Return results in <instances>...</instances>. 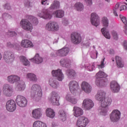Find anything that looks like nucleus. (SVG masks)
<instances>
[{
    "label": "nucleus",
    "instance_id": "1",
    "mask_svg": "<svg viewBox=\"0 0 127 127\" xmlns=\"http://www.w3.org/2000/svg\"><path fill=\"white\" fill-rule=\"evenodd\" d=\"M95 99L100 102L99 112L102 116H106L108 113V106L112 104V99L111 98H106V92L103 90H98L95 95Z\"/></svg>",
    "mask_w": 127,
    "mask_h": 127
},
{
    "label": "nucleus",
    "instance_id": "2",
    "mask_svg": "<svg viewBox=\"0 0 127 127\" xmlns=\"http://www.w3.org/2000/svg\"><path fill=\"white\" fill-rule=\"evenodd\" d=\"M42 97V89L38 84H34L31 87V98L33 100L37 101Z\"/></svg>",
    "mask_w": 127,
    "mask_h": 127
},
{
    "label": "nucleus",
    "instance_id": "3",
    "mask_svg": "<svg viewBox=\"0 0 127 127\" xmlns=\"http://www.w3.org/2000/svg\"><path fill=\"white\" fill-rule=\"evenodd\" d=\"M45 28L48 31H57L59 29V25L54 21H51L46 24Z\"/></svg>",
    "mask_w": 127,
    "mask_h": 127
},
{
    "label": "nucleus",
    "instance_id": "4",
    "mask_svg": "<svg viewBox=\"0 0 127 127\" xmlns=\"http://www.w3.org/2000/svg\"><path fill=\"white\" fill-rule=\"evenodd\" d=\"M90 123V120L85 116H81L78 118L76 122L77 127H86Z\"/></svg>",
    "mask_w": 127,
    "mask_h": 127
},
{
    "label": "nucleus",
    "instance_id": "5",
    "mask_svg": "<svg viewBox=\"0 0 127 127\" xmlns=\"http://www.w3.org/2000/svg\"><path fill=\"white\" fill-rule=\"evenodd\" d=\"M59 99H60L59 95L55 91L52 92L51 97L49 98V101L54 106H59L60 105Z\"/></svg>",
    "mask_w": 127,
    "mask_h": 127
},
{
    "label": "nucleus",
    "instance_id": "6",
    "mask_svg": "<svg viewBox=\"0 0 127 127\" xmlns=\"http://www.w3.org/2000/svg\"><path fill=\"white\" fill-rule=\"evenodd\" d=\"M20 26H21L23 29L27 30V31H31L32 29H33L32 24L30 23L29 21L25 19H23L20 22Z\"/></svg>",
    "mask_w": 127,
    "mask_h": 127
},
{
    "label": "nucleus",
    "instance_id": "7",
    "mask_svg": "<svg viewBox=\"0 0 127 127\" xmlns=\"http://www.w3.org/2000/svg\"><path fill=\"white\" fill-rule=\"evenodd\" d=\"M121 111L119 110L115 109L113 110L110 114V116L111 122L116 123V122L120 121V119H121Z\"/></svg>",
    "mask_w": 127,
    "mask_h": 127
},
{
    "label": "nucleus",
    "instance_id": "8",
    "mask_svg": "<svg viewBox=\"0 0 127 127\" xmlns=\"http://www.w3.org/2000/svg\"><path fill=\"white\" fill-rule=\"evenodd\" d=\"M68 87L72 94H76L79 89V83L75 80H71L68 83Z\"/></svg>",
    "mask_w": 127,
    "mask_h": 127
},
{
    "label": "nucleus",
    "instance_id": "9",
    "mask_svg": "<svg viewBox=\"0 0 127 127\" xmlns=\"http://www.w3.org/2000/svg\"><path fill=\"white\" fill-rule=\"evenodd\" d=\"M38 16L44 19H51L52 18V13L48 9H44L43 12L38 13Z\"/></svg>",
    "mask_w": 127,
    "mask_h": 127
},
{
    "label": "nucleus",
    "instance_id": "10",
    "mask_svg": "<svg viewBox=\"0 0 127 127\" xmlns=\"http://www.w3.org/2000/svg\"><path fill=\"white\" fill-rule=\"evenodd\" d=\"M94 107V102L92 100L89 99H85L82 102V108L86 110V111H89L91 110L92 108Z\"/></svg>",
    "mask_w": 127,
    "mask_h": 127
},
{
    "label": "nucleus",
    "instance_id": "11",
    "mask_svg": "<svg viewBox=\"0 0 127 127\" xmlns=\"http://www.w3.org/2000/svg\"><path fill=\"white\" fill-rule=\"evenodd\" d=\"M52 74L54 77H56L58 81H63L64 78V74L62 72V70L58 69L54 70L52 71Z\"/></svg>",
    "mask_w": 127,
    "mask_h": 127
},
{
    "label": "nucleus",
    "instance_id": "12",
    "mask_svg": "<svg viewBox=\"0 0 127 127\" xmlns=\"http://www.w3.org/2000/svg\"><path fill=\"white\" fill-rule=\"evenodd\" d=\"M12 88L9 84H4L2 88V94L6 96V97H11L12 95Z\"/></svg>",
    "mask_w": 127,
    "mask_h": 127
},
{
    "label": "nucleus",
    "instance_id": "13",
    "mask_svg": "<svg viewBox=\"0 0 127 127\" xmlns=\"http://www.w3.org/2000/svg\"><path fill=\"white\" fill-rule=\"evenodd\" d=\"M16 102L19 107H26L27 105V100L25 97L21 95H18L16 99Z\"/></svg>",
    "mask_w": 127,
    "mask_h": 127
},
{
    "label": "nucleus",
    "instance_id": "14",
    "mask_svg": "<svg viewBox=\"0 0 127 127\" xmlns=\"http://www.w3.org/2000/svg\"><path fill=\"white\" fill-rule=\"evenodd\" d=\"M6 109L8 112H14L16 109V104L12 100L8 101L6 103Z\"/></svg>",
    "mask_w": 127,
    "mask_h": 127
},
{
    "label": "nucleus",
    "instance_id": "15",
    "mask_svg": "<svg viewBox=\"0 0 127 127\" xmlns=\"http://www.w3.org/2000/svg\"><path fill=\"white\" fill-rule=\"evenodd\" d=\"M55 53L56 55H53V53L51 54L53 57H56V56H66L69 53V48L67 47L64 48L60 50L57 51Z\"/></svg>",
    "mask_w": 127,
    "mask_h": 127
},
{
    "label": "nucleus",
    "instance_id": "16",
    "mask_svg": "<svg viewBox=\"0 0 127 127\" xmlns=\"http://www.w3.org/2000/svg\"><path fill=\"white\" fill-rule=\"evenodd\" d=\"M91 23L92 25L97 27L100 25V18L96 13L91 14Z\"/></svg>",
    "mask_w": 127,
    "mask_h": 127
},
{
    "label": "nucleus",
    "instance_id": "17",
    "mask_svg": "<svg viewBox=\"0 0 127 127\" xmlns=\"http://www.w3.org/2000/svg\"><path fill=\"white\" fill-rule=\"evenodd\" d=\"M71 40L74 44H79L82 41V38L78 33H73L71 35Z\"/></svg>",
    "mask_w": 127,
    "mask_h": 127
},
{
    "label": "nucleus",
    "instance_id": "18",
    "mask_svg": "<svg viewBox=\"0 0 127 127\" xmlns=\"http://www.w3.org/2000/svg\"><path fill=\"white\" fill-rule=\"evenodd\" d=\"M65 100L71 104V105H76L78 103V98L70 94L65 95Z\"/></svg>",
    "mask_w": 127,
    "mask_h": 127
},
{
    "label": "nucleus",
    "instance_id": "19",
    "mask_svg": "<svg viewBox=\"0 0 127 127\" xmlns=\"http://www.w3.org/2000/svg\"><path fill=\"white\" fill-rule=\"evenodd\" d=\"M73 112V115L75 118H79V117H81V116H83L84 114V111L82 108L77 107V106H74L72 110Z\"/></svg>",
    "mask_w": 127,
    "mask_h": 127
},
{
    "label": "nucleus",
    "instance_id": "20",
    "mask_svg": "<svg viewBox=\"0 0 127 127\" xmlns=\"http://www.w3.org/2000/svg\"><path fill=\"white\" fill-rule=\"evenodd\" d=\"M81 89L82 91H84L86 94H90L92 92V86L89 84V83L83 81L81 84Z\"/></svg>",
    "mask_w": 127,
    "mask_h": 127
},
{
    "label": "nucleus",
    "instance_id": "21",
    "mask_svg": "<svg viewBox=\"0 0 127 127\" xmlns=\"http://www.w3.org/2000/svg\"><path fill=\"white\" fill-rule=\"evenodd\" d=\"M20 46L23 48H31L34 46L32 42L28 39H23L21 42Z\"/></svg>",
    "mask_w": 127,
    "mask_h": 127
},
{
    "label": "nucleus",
    "instance_id": "22",
    "mask_svg": "<svg viewBox=\"0 0 127 127\" xmlns=\"http://www.w3.org/2000/svg\"><path fill=\"white\" fill-rule=\"evenodd\" d=\"M20 80V77L15 75H11L7 77V81L10 84H14V83H18Z\"/></svg>",
    "mask_w": 127,
    "mask_h": 127
},
{
    "label": "nucleus",
    "instance_id": "23",
    "mask_svg": "<svg viewBox=\"0 0 127 127\" xmlns=\"http://www.w3.org/2000/svg\"><path fill=\"white\" fill-rule=\"evenodd\" d=\"M33 118L36 120H39L42 117V110L40 108L34 109L32 112Z\"/></svg>",
    "mask_w": 127,
    "mask_h": 127
},
{
    "label": "nucleus",
    "instance_id": "24",
    "mask_svg": "<svg viewBox=\"0 0 127 127\" xmlns=\"http://www.w3.org/2000/svg\"><path fill=\"white\" fill-rule=\"evenodd\" d=\"M25 82L23 80H20V81L16 83L15 89L16 91L22 92L24 90H25Z\"/></svg>",
    "mask_w": 127,
    "mask_h": 127
},
{
    "label": "nucleus",
    "instance_id": "25",
    "mask_svg": "<svg viewBox=\"0 0 127 127\" xmlns=\"http://www.w3.org/2000/svg\"><path fill=\"white\" fill-rule=\"evenodd\" d=\"M110 89L114 93H118L121 89V86L117 81H112L110 84Z\"/></svg>",
    "mask_w": 127,
    "mask_h": 127
},
{
    "label": "nucleus",
    "instance_id": "26",
    "mask_svg": "<svg viewBox=\"0 0 127 127\" xmlns=\"http://www.w3.org/2000/svg\"><path fill=\"white\" fill-rule=\"evenodd\" d=\"M3 58L5 60H7L8 62H12L14 60V55L6 52L4 53Z\"/></svg>",
    "mask_w": 127,
    "mask_h": 127
},
{
    "label": "nucleus",
    "instance_id": "27",
    "mask_svg": "<svg viewBox=\"0 0 127 127\" xmlns=\"http://www.w3.org/2000/svg\"><path fill=\"white\" fill-rule=\"evenodd\" d=\"M49 84L50 86L54 89L59 88V82H58L57 80L55 78H50L49 81Z\"/></svg>",
    "mask_w": 127,
    "mask_h": 127
},
{
    "label": "nucleus",
    "instance_id": "28",
    "mask_svg": "<svg viewBox=\"0 0 127 127\" xmlns=\"http://www.w3.org/2000/svg\"><path fill=\"white\" fill-rule=\"evenodd\" d=\"M46 116L50 119H54L55 117V112L51 108H47L46 110Z\"/></svg>",
    "mask_w": 127,
    "mask_h": 127
},
{
    "label": "nucleus",
    "instance_id": "29",
    "mask_svg": "<svg viewBox=\"0 0 127 127\" xmlns=\"http://www.w3.org/2000/svg\"><path fill=\"white\" fill-rule=\"evenodd\" d=\"M95 84L98 87H104L108 84V80L107 79L101 80L97 79L95 80Z\"/></svg>",
    "mask_w": 127,
    "mask_h": 127
},
{
    "label": "nucleus",
    "instance_id": "30",
    "mask_svg": "<svg viewBox=\"0 0 127 127\" xmlns=\"http://www.w3.org/2000/svg\"><path fill=\"white\" fill-rule=\"evenodd\" d=\"M98 51L96 50V47L93 46L90 49V57L92 59H97L98 58Z\"/></svg>",
    "mask_w": 127,
    "mask_h": 127
},
{
    "label": "nucleus",
    "instance_id": "31",
    "mask_svg": "<svg viewBox=\"0 0 127 127\" xmlns=\"http://www.w3.org/2000/svg\"><path fill=\"white\" fill-rule=\"evenodd\" d=\"M31 60L36 64H40V63L43 62V58H42V57H41L38 54H37Z\"/></svg>",
    "mask_w": 127,
    "mask_h": 127
},
{
    "label": "nucleus",
    "instance_id": "32",
    "mask_svg": "<svg viewBox=\"0 0 127 127\" xmlns=\"http://www.w3.org/2000/svg\"><path fill=\"white\" fill-rule=\"evenodd\" d=\"M53 14L55 17H57V18H62V17L64 16V11L61 9L57 10L54 11Z\"/></svg>",
    "mask_w": 127,
    "mask_h": 127
},
{
    "label": "nucleus",
    "instance_id": "33",
    "mask_svg": "<svg viewBox=\"0 0 127 127\" xmlns=\"http://www.w3.org/2000/svg\"><path fill=\"white\" fill-rule=\"evenodd\" d=\"M60 64L63 67H69L71 64V61L70 60L63 59L61 60Z\"/></svg>",
    "mask_w": 127,
    "mask_h": 127
},
{
    "label": "nucleus",
    "instance_id": "34",
    "mask_svg": "<svg viewBox=\"0 0 127 127\" xmlns=\"http://www.w3.org/2000/svg\"><path fill=\"white\" fill-rule=\"evenodd\" d=\"M116 64L117 65V66L119 68H123L124 67V62L122 60V58L119 57V56H116Z\"/></svg>",
    "mask_w": 127,
    "mask_h": 127
},
{
    "label": "nucleus",
    "instance_id": "35",
    "mask_svg": "<svg viewBox=\"0 0 127 127\" xmlns=\"http://www.w3.org/2000/svg\"><path fill=\"white\" fill-rule=\"evenodd\" d=\"M59 117L61 121L65 122L67 120V116H66V112L64 110H61L59 112Z\"/></svg>",
    "mask_w": 127,
    "mask_h": 127
},
{
    "label": "nucleus",
    "instance_id": "36",
    "mask_svg": "<svg viewBox=\"0 0 127 127\" xmlns=\"http://www.w3.org/2000/svg\"><path fill=\"white\" fill-rule=\"evenodd\" d=\"M33 127H47L46 124L41 121H37L33 123Z\"/></svg>",
    "mask_w": 127,
    "mask_h": 127
},
{
    "label": "nucleus",
    "instance_id": "37",
    "mask_svg": "<svg viewBox=\"0 0 127 127\" xmlns=\"http://www.w3.org/2000/svg\"><path fill=\"white\" fill-rule=\"evenodd\" d=\"M95 65L96 64L95 63H93V64L87 63L85 64V69H87V70H88V71H93L94 69H95L96 67L95 66Z\"/></svg>",
    "mask_w": 127,
    "mask_h": 127
},
{
    "label": "nucleus",
    "instance_id": "38",
    "mask_svg": "<svg viewBox=\"0 0 127 127\" xmlns=\"http://www.w3.org/2000/svg\"><path fill=\"white\" fill-rule=\"evenodd\" d=\"M95 77L97 79L101 78H106L108 77V74L105 73V72L99 71L96 73Z\"/></svg>",
    "mask_w": 127,
    "mask_h": 127
},
{
    "label": "nucleus",
    "instance_id": "39",
    "mask_svg": "<svg viewBox=\"0 0 127 127\" xmlns=\"http://www.w3.org/2000/svg\"><path fill=\"white\" fill-rule=\"evenodd\" d=\"M60 7V2L59 1L55 0L54 2L51 5L50 9H57Z\"/></svg>",
    "mask_w": 127,
    "mask_h": 127
},
{
    "label": "nucleus",
    "instance_id": "40",
    "mask_svg": "<svg viewBox=\"0 0 127 127\" xmlns=\"http://www.w3.org/2000/svg\"><path fill=\"white\" fill-rule=\"evenodd\" d=\"M26 77L27 79H29L30 81H33V82H36V81H37L36 75L33 73H28L26 75Z\"/></svg>",
    "mask_w": 127,
    "mask_h": 127
},
{
    "label": "nucleus",
    "instance_id": "41",
    "mask_svg": "<svg viewBox=\"0 0 127 127\" xmlns=\"http://www.w3.org/2000/svg\"><path fill=\"white\" fill-rule=\"evenodd\" d=\"M20 61L22 62V63L25 66H29V65H30V63L25 57H20Z\"/></svg>",
    "mask_w": 127,
    "mask_h": 127
},
{
    "label": "nucleus",
    "instance_id": "42",
    "mask_svg": "<svg viewBox=\"0 0 127 127\" xmlns=\"http://www.w3.org/2000/svg\"><path fill=\"white\" fill-rule=\"evenodd\" d=\"M114 14L115 16H118V12H120L121 11V7H120V3H117L115 7L113 9Z\"/></svg>",
    "mask_w": 127,
    "mask_h": 127
},
{
    "label": "nucleus",
    "instance_id": "43",
    "mask_svg": "<svg viewBox=\"0 0 127 127\" xmlns=\"http://www.w3.org/2000/svg\"><path fill=\"white\" fill-rule=\"evenodd\" d=\"M74 6L78 11H82L84 9V5L80 2L76 3Z\"/></svg>",
    "mask_w": 127,
    "mask_h": 127
},
{
    "label": "nucleus",
    "instance_id": "44",
    "mask_svg": "<svg viewBox=\"0 0 127 127\" xmlns=\"http://www.w3.org/2000/svg\"><path fill=\"white\" fill-rule=\"evenodd\" d=\"M66 75H67L68 77H74L75 75H76V73L73 69H67L66 71Z\"/></svg>",
    "mask_w": 127,
    "mask_h": 127
},
{
    "label": "nucleus",
    "instance_id": "45",
    "mask_svg": "<svg viewBox=\"0 0 127 127\" xmlns=\"http://www.w3.org/2000/svg\"><path fill=\"white\" fill-rule=\"evenodd\" d=\"M102 22L103 26L108 27L109 26V19L106 17H103L102 19Z\"/></svg>",
    "mask_w": 127,
    "mask_h": 127
},
{
    "label": "nucleus",
    "instance_id": "46",
    "mask_svg": "<svg viewBox=\"0 0 127 127\" xmlns=\"http://www.w3.org/2000/svg\"><path fill=\"white\" fill-rule=\"evenodd\" d=\"M29 19H30V21L33 22V23H35L36 24L38 23V20L36 18V17L33 16H29Z\"/></svg>",
    "mask_w": 127,
    "mask_h": 127
},
{
    "label": "nucleus",
    "instance_id": "47",
    "mask_svg": "<svg viewBox=\"0 0 127 127\" xmlns=\"http://www.w3.org/2000/svg\"><path fill=\"white\" fill-rule=\"evenodd\" d=\"M31 0H24V4L25 6L26 7H31L32 6V5H31Z\"/></svg>",
    "mask_w": 127,
    "mask_h": 127
},
{
    "label": "nucleus",
    "instance_id": "48",
    "mask_svg": "<svg viewBox=\"0 0 127 127\" xmlns=\"http://www.w3.org/2000/svg\"><path fill=\"white\" fill-rule=\"evenodd\" d=\"M105 58L101 61V64L97 65L99 69H103L105 67Z\"/></svg>",
    "mask_w": 127,
    "mask_h": 127
},
{
    "label": "nucleus",
    "instance_id": "49",
    "mask_svg": "<svg viewBox=\"0 0 127 127\" xmlns=\"http://www.w3.org/2000/svg\"><path fill=\"white\" fill-rule=\"evenodd\" d=\"M121 20H122V21L123 22V23L125 25H127V17L122 15H119Z\"/></svg>",
    "mask_w": 127,
    "mask_h": 127
},
{
    "label": "nucleus",
    "instance_id": "50",
    "mask_svg": "<svg viewBox=\"0 0 127 127\" xmlns=\"http://www.w3.org/2000/svg\"><path fill=\"white\" fill-rule=\"evenodd\" d=\"M103 35L107 39H111V35H110V33L109 32H103L102 33Z\"/></svg>",
    "mask_w": 127,
    "mask_h": 127
},
{
    "label": "nucleus",
    "instance_id": "51",
    "mask_svg": "<svg viewBox=\"0 0 127 127\" xmlns=\"http://www.w3.org/2000/svg\"><path fill=\"white\" fill-rule=\"evenodd\" d=\"M41 4L44 5H48L49 4V3H48V0H42Z\"/></svg>",
    "mask_w": 127,
    "mask_h": 127
},
{
    "label": "nucleus",
    "instance_id": "52",
    "mask_svg": "<svg viewBox=\"0 0 127 127\" xmlns=\"http://www.w3.org/2000/svg\"><path fill=\"white\" fill-rule=\"evenodd\" d=\"M112 34H113V36L114 39H115V40H118V39H119V35H118L117 32H113Z\"/></svg>",
    "mask_w": 127,
    "mask_h": 127
},
{
    "label": "nucleus",
    "instance_id": "53",
    "mask_svg": "<svg viewBox=\"0 0 127 127\" xmlns=\"http://www.w3.org/2000/svg\"><path fill=\"white\" fill-rule=\"evenodd\" d=\"M4 7L5 9H8L9 10L10 9V6L9 5V4L7 3L5 5H4Z\"/></svg>",
    "mask_w": 127,
    "mask_h": 127
},
{
    "label": "nucleus",
    "instance_id": "54",
    "mask_svg": "<svg viewBox=\"0 0 127 127\" xmlns=\"http://www.w3.org/2000/svg\"><path fill=\"white\" fill-rule=\"evenodd\" d=\"M127 9V6L126 5H122L120 7V11L122 10H126Z\"/></svg>",
    "mask_w": 127,
    "mask_h": 127
},
{
    "label": "nucleus",
    "instance_id": "55",
    "mask_svg": "<svg viewBox=\"0 0 127 127\" xmlns=\"http://www.w3.org/2000/svg\"><path fill=\"white\" fill-rule=\"evenodd\" d=\"M101 32H109V30L107 27H103L101 29Z\"/></svg>",
    "mask_w": 127,
    "mask_h": 127
},
{
    "label": "nucleus",
    "instance_id": "56",
    "mask_svg": "<svg viewBox=\"0 0 127 127\" xmlns=\"http://www.w3.org/2000/svg\"><path fill=\"white\" fill-rule=\"evenodd\" d=\"M85 1L88 4H89V5H91L92 3H93L92 0H85Z\"/></svg>",
    "mask_w": 127,
    "mask_h": 127
},
{
    "label": "nucleus",
    "instance_id": "57",
    "mask_svg": "<svg viewBox=\"0 0 127 127\" xmlns=\"http://www.w3.org/2000/svg\"><path fill=\"white\" fill-rule=\"evenodd\" d=\"M5 16H6V17H8V16H9V15L6 13H5L2 15V18H4Z\"/></svg>",
    "mask_w": 127,
    "mask_h": 127
},
{
    "label": "nucleus",
    "instance_id": "58",
    "mask_svg": "<svg viewBox=\"0 0 127 127\" xmlns=\"http://www.w3.org/2000/svg\"><path fill=\"white\" fill-rule=\"evenodd\" d=\"M7 46L8 47H14V46H13V45L11 44L10 43H7Z\"/></svg>",
    "mask_w": 127,
    "mask_h": 127
},
{
    "label": "nucleus",
    "instance_id": "59",
    "mask_svg": "<svg viewBox=\"0 0 127 127\" xmlns=\"http://www.w3.org/2000/svg\"><path fill=\"white\" fill-rule=\"evenodd\" d=\"M9 34H10V35H11V34H13L14 35H15V34H16V33H15V32H9Z\"/></svg>",
    "mask_w": 127,
    "mask_h": 127
},
{
    "label": "nucleus",
    "instance_id": "60",
    "mask_svg": "<svg viewBox=\"0 0 127 127\" xmlns=\"http://www.w3.org/2000/svg\"><path fill=\"white\" fill-rule=\"evenodd\" d=\"M1 58H2V56H1V54L0 53V60H1Z\"/></svg>",
    "mask_w": 127,
    "mask_h": 127
},
{
    "label": "nucleus",
    "instance_id": "61",
    "mask_svg": "<svg viewBox=\"0 0 127 127\" xmlns=\"http://www.w3.org/2000/svg\"><path fill=\"white\" fill-rule=\"evenodd\" d=\"M1 95V90L0 89V97Z\"/></svg>",
    "mask_w": 127,
    "mask_h": 127
},
{
    "label": "nucleus",
    "instance_id": "62",
    "mask_svg": "<svg viewBox=\"0 0 127 127\" xmlns=\"http://www.w3.org/2000/svg\"><path fill=\"white\" fill-rule=\"evenodd\" d=\"M106 0V1H108V2H109V1H110V0Z\"/></svg>",
    "mask_w": 127,
    "mask_h": 127
},
{
    "label": "nucleus",
    "instance_id": "63",
    "mask_svg": "<svg viewBox=\"0 0 127 127\" xmlns=\"http://www.w3.org/2000/svg\"><path fill=\"white\" fill-rule=\"evenodd\" d=\"M112 61L114 62L115 61V59L114 58L112 59Z\"/></svg>",
    "mask_w": 127,
    "mask_h": 127
},
{
    "label": "nucleus",
    "instance_id": "64",
    "mask_svg": "<svg viewBox=\"0 0 127 127\" xmlns=\"http://www.w3.org/2000/svg\"><path fill=\"white\" fill-rule=\"evenodd\" d=\"M125 35H127V32H125Z\"/></svg>",
    "mask_w": 127,
    "mask_h": 127
}]
</instances>
